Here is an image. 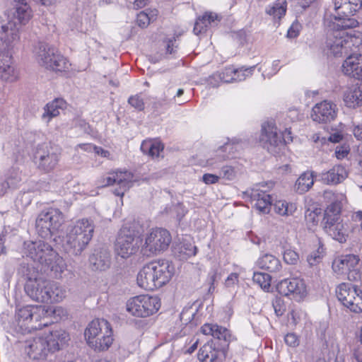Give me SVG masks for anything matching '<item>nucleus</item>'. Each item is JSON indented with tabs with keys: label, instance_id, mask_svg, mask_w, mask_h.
<instances>
[{
	"label": "nucleus",
	"instance_id": "nucleus-1",
	"mask_svg": "<svg viewBox=\"0 0 362 362\" xmlns=\"http://www.w3.org/2000/svg\"><path fill=\"white\" fill-rule=\"evenodd\" d=\"M69 334L64 330H54L42 336L28 339L25 341V352L34 361H42L49 352L62 349L69 341Z\"/></svg>",
	"mask_w": 362,
	"mask_h": 362
},
{
	"label": "nucleus",
	"instance_id": "nucleus-2",
	"mask_svg": "<svg viewBox=\"0 0 362 362\" xmlns=\"http://www.w3.org/2000/svg\"><path fill=\"white\" fill-rule=\"evenodd\" d=\"M324 198L330 204L327 206L322 225L325 232L340 243L346 242L349 236V228L343 222L341 216L342 204L338 196L332 191H325Z\"/></svg>",
	"mask_w": 362,
	"mask_h": 362
},
{
	"label": "nucleus",
	"instance_id": "nucleus-3",
	"mask_svg": "<svg viewBox=\"0 0 362 362\" xmlns=\"http://www.w3.org/2000/svg\"><path fill=\"white\" fill-rule=\"evenodd\" d=\"M174 267L165 259H159L144 265L137 274L139 287L153 291L160 288L171 279Z\"/></svg>",
	"mask_w": 362,
	"mask_h": 362
},
{
	"label": "nucleus",
	"instance_id": "nucleus-4",
	"mask_svg": "<svg viewBox=\"0 0 362 362\" xmlns=\"http://www.w3.org/2000/svg\"><path fill=\"white\" fill-rule=\"evenodd\" d=\"M353 28L326 30V45L335 57L346 55L354 48L362 45V33Z\"/></svg>",
	"mask_w": 362,
	"mask_h": 362
},
{
	"label": "nucleus",
	"instance_id": "nucleus-5",
	"mask_svg": "<svg viewBox=\"0 0 362 362\" xmlns=\"http://www.w3.org/2000/svg\"><path fill=\"white\" fill-rule=\"evenodd\" d=\"M94 229L92 220L82 218L77 221L68 230L65 237L64 247L66 252L71 255H80L91 240Z\"/></svg>",
	"mask_w": 362,
	"mask_h": 362
},
{
	"label": "nucleus",
	"instance_id": "nucleus-6",
	"mask_svg": "<svg viewBox=\"0 0 362 362\" xmlns=\"http://www.w3.org/2000/svg\"><path fill=\"white\" fill-rule=\"evenodd\" d=\"M333 4L337 14L325 18L326 30L355 28L358 26L359 23L354 16L361 8L360 0H333Z\"/></svg>",
	"mask_w": 362,
	"mask_h": 362
},
{
	"label": "nucleus",
	"instance_id": "nucleus-7",
	"mask_svg": "<svg viewBox=\"0 0 362 362\" xmlns=\"http://www.w3.org/2000/svg\"><path fill=\"white\" fill-rule=\"evenodd\" d=\"M33 54L41 66L51 71H64L70 65L68 59L54 47L45 42H38L34 46Z\"/></svg>",
	"mask_w": 362,
	"mask_h": 362
},
{
	"label": "nucleus",
	"instance_id": "nucleus-8",
	"mask_svg": "<svg viewBox=\"0 0 362 362\" xmlns=\"http://www.w3.org/2000/svg\"><path fill=\"white\" fill-rule=\"evenodd\" d=\"M291 131L286 129L282 133L278 132V129L274 121L270 120L262 124L259 143L269 153H277L284 144L293 141Z\"/></svg>",
	"mask_w": 362,
	"mask_h": 362
},
{
	"label": "nucleus",
	"instance_id": "nucleus-9",
	"mask_svg": "<svg viewBox=\"0 0 362 362\" xmlns=\"http://www.w3.org/2000/svg\"><path fill=\"white\" fill-rule=\"evenodd\" d=\"M64 221L62 212L55 208L44 210L38 215L35 227L39 236L45 240L56 241V233Z\"/></svg>",
	"mask_w": 362,
	"mask_h": 362
},
{
	"label": "nucleus",
	"instance_id": "nucleus-10",
	"mask_svg": "<svg viewBox=\"0 0 362 362\" xmlns=\"http://www.w3.org/2000/svg\"><path fill=\"white\" fill-rule=\"evenodd\" d=\"M47 311L42 306L26 305L18 310L16 319L18 326L25 332L40 329L47 325L45 317Z\"/></svg>",
	"mask_w": 362,
	"mask_h": 362
},
{
	"label": "nucleus",
	"instance_id": "nucleus-11",
	"mask_svg": "<svg viewBox=\"0 0 362 362\" xmlns=\"http://www.w3.org/2000/svg\"><path fill=\"white\" fill-rule=\"evenodd\" d=\"M22 252L24 256L41 265L50 264L56 257V252L52 246L42 240L25 241Z\"/></svg>",
	"mask_w": 362,
	"mask_h": 362
},
{
	"label": "nucleus",
	"instance_id": "nucleus-12",
	"mask_svg": "<svg viewBox=\"0 0 362 362\" xmlns=\"http://www.w3.org/2000/svg\"><path fill=\"white\" fill-rule=\"evenodd\" d=\"M127 310L138 317H146L156 313L160 307L157 296L140 295L129 299L127 303Z\"/></svg>",
	"mask_w": 362,
	"mask_h": 362
},
{
	"label": "nucleus",
	"instance_id": "nucleus-13",
	"mask_svg": "<svg viewBox=\"0 0 362 362\" xmlns=\"http://www.w3.org/2000/svg\"><path fill=\"white\" fill-rule=\"evenodd\" d=\"M172 238L170 232L164 228H156L148 233L141 247L144 255L151 256L166 250Z\"/></svg>",
	"mask_w": 362,
	"mask_h": 362
},
{
	"label": "nucleus",
	"instance_id": "nucleus-14",
	"mask_svg": "<svg viewBox=\"0 0 362 362\" xmlns=\"http://www.w3.org/2000/svg\"><path fill=\"white\" fill-rule=\"evenodd\" d=\"M338 300L351 312H362V291L349 283H342L336 289Z\"/></svg>",
	"mask_w": 362,
	"mask_h": 362
},
{
	"label": "nucleus",
	"instance_id": "nucleus-15",
	"mask_svg": "<svg viewBox=\"0 0 362 362\" xmlns=\"http://www.w3.org/2000/svg\"><path fill=\"white\" fill-rule=\"evenodd\" d=\"M140 243L139 237L134 231L126 228H122L116 240V253L122 258L127 259L138 251Z\"/></svg>",
	"mask_w": 362,
	"mask_h": 362
},
{
	"label": "nucleus",
	"instance_id": "nucleus-16",
	"mask_svg": "<svg viewBox=\"0 0 362 362\" xmlns=\"http://www.w3.org/2000/svg\"><path fill=\"white\" fill-rule=\"evenodd\" d=\"M117 185L113 193L118 197H123L133 185V174L128 171H116L109 173V175L104 179L103 187Z\"/></svg>",
	"mask_w": 362,
	"mask_h": 362
},
{
	"label": "nucleus",
	"instance_id": "nucleus-17",
	"mask_svg": "<svg viewBox=\"0 0 362 362\" xmlns=\"http://www.w3.org/2000/svg\"><path fill=\"white\" fill-rule=\"evenodd\" d=\"M255 66L250 67L242 66L239 69H235L233 66L226 67L221 72H217L211 76L210 78L209 83L213 86H216V84H214L212 80L219 79L223 83H232L234 81H241L246 78V77L251 76L254 71Z\"/></svg>",
	"mask_w": 362,
	"mask_h": 362
},
{
	"label": "nucleus",
	"instance_id": "nucleus-18",
	"mask_svg": "<svg viewBox=\"0 0 362 362\" xmlns=\"http://www.w3.org/2000/svg\"><path fill=\"white\" fill-rule=\"evenodd\" d=\"M279 293L285 296H291L296 300L303 299L307 295L306 286L299 278L286 279L277 285Z\"/></svg>",
	"mask_w": 362,
	"mask_h": 362
},
{
	"label": "nucleus",
	"instance_id": "nucleus-19",
	"mask_svg": "<svg viewBox=\"0 0 362 362\" xmlns=\"http://www.w3.org/2000/svg\"><path fill=\"white\" fill-rule=\"evenodd\" d=\"M59 158V154L47 146H40L34 156V160L38 168L45 172H49L56 167Z\"/></svg>",
	"mask_w": 362,
	"mask_h": 362
},
{
	"label": "nucleus",
	"instance_id": "nucleus-20",
	"mask_svg": "<svg viewBox=\"0 0 362 362\" xmlns=\"http://www.w3.org/2000/svg\"><path fill=\"white\" fill-rule=\"evenodd\" d=\"M337 115V105L331 102L324 100L317 103L313 107L311 117L315 122L326 124L334 121Z\"/></svg>",
	"mask_w": 362,
	"mask_h": 362
},
{
	"label": "nucleus",
	"instance_id": "nucleus-21",
	"mask_svg": "<svg viewBox=\"0 0 362 362\" xmlns=\"http://www.w3.org/2000/svg\"><path fill=\"white\" fill-rule=\"evenodd\" d=\"M226 346L216 345L213 340L206 343L199 351L198 358L200 361L223 362L226 357Z\"/></svg>",
	"mask_w": 362,
	"mask_h": 362
},
{
	"label": "nucleus",
	"instance_id": "nucleus-22",
	"mask_svg": "<svg viewBox=\"0 0 362 362\" xmlns=\"http://www.w3.org/2000/svg\"><path fill=\"white\" fill-rule=\"evenodd\" d=\"M49 281L39 277L34 281L25 282L24 291L32 300L45 303L47 299V290Z\"/></svg>",
	"mask_w": 362,
	"mask_h": 362
},
{
	"label": "nucleus",
	"instance_id": "nucleus-23",
	"mask_svg": "<svg viewBox=\"0 0 362 362\" xmlns=\"http://www.w3.org/2000/svg\"><path fill=\"white\" fill-rule=\"evenodd\" d=\"M240 147V140L237 139L228 140L215 151L214 157L209 158L207 163L210 165H216L218 163L233 158L235 152L238 151Z\"/></svg>",
	"mask_w": 362,
	"mask_h": 362
},
{
	"label": "nucleus",
	"instance_id": "nucleus-24",
	"mask_svg": "<svg viewBox=\"0 0 362 362\" xmlns=\"http://www.w3.org/2000/svg\"><path fill=\"white\" fill-rule=\"evenodd\" d=\"M201 332L205 335H211L221 341L220 346H226L228 349L230 342L233 339L230 331L217 324L205 323L201 327Z\"/></svg>",
	"mask_w": 362,
	"mask_h": 362
},
{
	"label": "nucleus",
	"instance_id": "nucleus-25",
	"mask_svg": "<svg viewBox=\"0 0 362 362\" xmlns=\"http://www.w3.org/2000/svg\"><path fill=\"white\" fill-rule=\"evenodd\" d=\"M0 40L4 49L10 51L19 40L18 28L16 22L8 21L2 25L0 30Z\"/></svg>",
	"mask_w": 362,
	"mask_h": 362
},
{
	"label": "nucleus",
	"instance_id": "nucleus-26",
	"mask_svg": "<svg viewBox=\"0 0 362 362\" xmlns=\"http://www.w3.org/2000/svg\"><path fill=\"white\" fill-rule=\"evenodd\" d=\"M16 78L11 53L10 51H0V78L13 82Z\"/></svg>",
	"mask_w": 362,
	"mask_h": 362
},
{
	"label": "nucleus",
	"instance_id": "nucleus-27",
	"mask_svg": "<svg viewBox=\"0 0 362 362\" xmlns=\"http://www.w3.org/2000/svg\"><path fill=\"white\" fill-rule=\"evenodd\" d=\"M342 71L345 75L362 80V54L349 55L342 64Z\"/></svg>",
	"mask_w": 362,
	"mask_h": 362
},
{
	"label": "nucleus",
	"instance_id": "nucleus-28",
	"mask_svg": "<svg viewBox=\"0 0 362 362\" xmlns=\"http://www.w3.org/2000/svg\"><path fill=\"white\" fill-rule=\"evenodd\" d=\"M250 199L252 207L262 214H268L272 206V197L266 192L252 189Z\"/></svg>",
	"mask_w": 362,
	"mask_h": 362
},
{
	"label": "nucleus",
	"instance_id": "nucleus-29",
	"mask_svg": "<svg viewBox=\"0 0 362 362\" xmlns=\"http://www.w3.org/2000/svg\"><path fill=\"white\" fill-rule=\"evenodd\" d=\"M348 176L344 166L336 165L330 170L320 174L321 180L327 185H337L344 181Z\"/></svg>",
	"mask_w": 362,
	"mask_h": 362
},
{
	"label": "nucleus",
	"instance_id": "nucleus-30",
	"mask_svg": "<svg viewBox=\"0 0 362 362\" xmlns=\"http://www.w3.org/2000/svg\"><path fill=\"white\" fill-rule=\"evenodd\" d=\"M110 254L106 249L95 250L89 257L93 270L105 271L110 266Z\"/></svg>",
	"mask_w": 362,
	"mask_h": 362
},
{
	"label": "nucleus",
	"instance_id": "nucleus-31",
	"mask_svg": "<svg viewBox=\"0 0 362 362\" xmlns=\"http://www.w3.org/2000/svg\"><path fill=\"white\" fill-rule=\"evenodd\" d=\"M344 101L346 105L356 108L362 105V83H356L349 86L344 93Z\"/></svg>",
	"mask_w": 362,
	"mask_h": 362
},
{
	"label": "nucleus",
	"instance_id": "nucleus-32",
	"mask_svg": "<svg viewBox=\"0 0 362 362\" xmlns=\"http://www.w3.org/2000/svg\"><path fill=\"white\" fill-rule=\"evenodd\" d=\"M359 257L354 255L342 256L340 259H336L332 264V268L337 274H344L353 268L358 267Z\"/></svg>",
	"mask_w": 362,
	"mask_h": 362
},
{
	"label": "nucleus",
	"instance_id": "nucleus-33",
	"mask_svg": "<svg viewBox=\"0 0 362 362\" xmlns=\"http://www.w3.org/2000/svg\"><path fill=\"white\" fill-rule=\"evenodd\" d=\"M100 334L98 339H94L90 341V347L96 351H105L109 349L113 341L112 329L110 323L106 325V329Z\"/></svg>",
	"mask_w": 362,
	"mask_h": 362
},
{
	"label": "nucleus",
	"instance_id": "nucleus-34",
	"mask_svg": "<svg viewBox=\"0 0 362 362\" xmlns=\"http://www.w3.org/2000/svg\"><path fill=\"white\" fill-rule=\"evenodd\" d=\"M109 322L105 319H95L91 321L85 329L84 335L87 344L90 347V341L94 339H98V336L106 329Z\"/></svg>",
	"mask_w": 362,
	"mask_h": 362
},
{
	"label": "nucleus",
	"instance_id": "nucleus-35",
	"mask_svg": "<svg viewBox=\"0 0 362 362\" xmlns=\"http://www.w3.org/2000/svg\"><path fill=\"white\" fill-rule=\"evenodd\" d=\"M257 265L271 273H278L282 268L280 260L271 254H264L260 257L257 261Z\"/></svg>",
	"mask_w": 362,
	"mask_h": 362
},
{
	"label": "nucleus",
	"instance_id": "nucleus-36",
	"mask_svg": "<svg viewBox=\"0 0 362 362\" xmlns=\"http://www.w3.org/2000/svg\"><path fill=\"white\" fill-rule=\"evenodd\" d=\"M16 2L13 16L19 24L25 25L32 17V10L25 0H14Z\"/></svg>",
	"mask_w": 362,
	"mask_h": 362
},
{
	"label": "nucleus",
	"instance_id": "nucleus-37",
	"mask_svg": "<svg viewBox=\"0 0 362 362\" xmlns=\"http://www.w3.org/2000/svg\"><path fill=\"white\" fill-rule=\"evenodd\" d=\"M66 107V101L62 98H56L52 102L47 103L44 107V112L42 118L47 122L50 119L59 115L60 110H64Z\"/></svg>",
	"mask_w": 362,
	"mask_h": 362
},
{
	"label": "nucleus",
	"instance_id": "nucleus-38",
	"mask_svg": "<svg viewBox=\"0 0 362 362\" xmlns=\"http://www.w3.org/2000/svg\"><path fill=\"white\" fill-rule=\"evenodd\" d=\"M47 299L45 301L47 303H57L62 300L66 294V291L64 286L57 282L49 281L47 288Z\"/></svg>",
	"mask_w": 362,
	"mask_h": 362
},
{
	"label": "nucleus",
	"instance_id": "nucleus-39",
	"mask_svg": "<svg viewBox=\"0 0 362 362\" xmlns=\"http://www.w3.org/2000/svg\"><path fill=\"white\" fill-rule=\"evenodd\" d=\"M314 184L313 172L307 171L300 175L296 182L295 187L300 194L308 192Z\"/></svg>",
	"mask_w": 362,
	"mask_h": 362
},
{
	"label": "nucleus",
	"instance_id": "nucleus-40",
	"mask_svg": "<svg viewBox=\"0 0 362 362\" xmlns=\"http://www.w3.org/2000/svg\"><path fill=\"white\" fill-rule=\"evenodd\" d=\"M17 273L25 282L39 278L38 270L33 265L24 262L20 264Z\"/></svg>",
	"mask_w": 362,
	"mask_h": 362
},
{
	"label": "nucleus",
	"instance_id": "nucleus-41",
	"mask_svg": "<svg viewBox=\"0 0 362 362\" xmlns=\"http://www.w3.org/2000/svg\"><path fill=\"white\" fill-rule=\"evenodd\" d=\"M163 148V144L158 141H144L141 145V151L151 157L159 156Z\"/></svg>",
	"mask_w": 362,
	"mask_h": 362
},
{
	"label": "nucleus",
	"instance_id": "nucleus-42",
	"mask_svg": "<svg viewBox=\"0 0 362 362\" xmlns=\"http://www.w3.org/2000/svg\"><path fill=\"white\" fill-rule=\"evenodd\" d=\"M286 0H276L272 5H269L266 8L265 12L274 18L281 19L286 14Z\"/></svg>",
	"mask_w": 362,
	"mask_h": 362
},
{
	"label": "nucleus",
	"instance_id": "nucleus-43",
	"mask_svg": "<svg viewBox=\"0 0 362 362\" xmlns=\"http://www.w3.org/2000/svg\"><path fill=\"white\" fill-rule=\"evenodd\" d=\"M158 11L156 8L146 9L137 14L136 23L141 28H146L151 22H153L158 16Z\"/></svg>",
	"mask_w": 362,
	"mask_h": 362
},
{
	"label": "nucleus",
	"instance_id": "nucleus-44",
	"mask_svg": "<svg viewBox=\"0 0 362 362\" xmlns=\"http://www.w3.org/2000/svg\"><path fill=\"white\" fill-rule=\"evenodd\" d=\"M274 206L276 214L286 216L293 215L297 209L295 204L288 203L285 200L276 201Z\"/></svg>",
	"mask_w": 362,
	"mask_h": 362
},
{
	"label": "nucleus",
	"instance_id": "nucleus-45",
	"mask_svg": "<svg viewBox=\"0 0 362 362\" xmlns=\"http://www.w3.org/2000/svg\"><path fill=\"white\" fill-rule=\"evenodd\" d=\"M179 256L181 259H187L190 257L194 256L197 254V247L194 246L191 242L186 240L180 243L177 247Z\"/></svg>",
	"mask_w": 362,
	"mask_h": 362
},
{
	"label": "nucleus",
	"instance_id": "nucleus-46",
	"mask_svg": "<svg viewBox=\"0 0 362 362\" xmlns=\"http://www.w3.org/2000/svg\"><path fill=\"white\" fill-rule=\"evenodd\" d=\"M54 273L55 277L60 276L66 269V264L64 259L56 252V257L50 264H44Z\"/></svg>",
	"mask_w": 362,
	"mask_h": 362
},
{
	"label": "nucleus",
	"instance_id": "nucleus-47",
	"mask_svg": "<svg viewBox=\"0 0 362 362\" xmlns=\"http://www.w3.org/2000/svg\"><path fill=\"white\" fill-rule=\"evenodd\" d=\"M253 282L259 286L264 291H268L271 286V276L263 272H255L252 277Z\"/></svg>",
	"mask_w": 362,
	"mask_h": 362
},
{
	"label": "nucleus",
	"instance_id": "nucleus-48",
	"mask_svg": "<svg viewBox=\"0 0 362 362\" xmlns=\"http://www.w3.org/2000/svg\"><path fill=\"white\" fill-rule=\"evenodd\" d=\"M209 27H211L209 21H208L206 17L203 15L197 19L193 31L195 35H199L206 32Z\"/></svg>",
	"mask_w": 362,
	"mask_h": 362
},
{
	"label": "nucleus",
	"instance_id": "nucleus-49",
	"mask_svg": "<svg viewBox=\"0 0 362 362\" xmlns=\"http://www.w3.org/2000/svg\"><path fill=\"white\" fill-rule=\"evenodd\" d=\"M283 259L286 264L295 265L298 262L299 255L297 252L288 248L284 250L283 252Z\"/></svg>",
	"mask_w": 362,
	"mask_h": 362
},
{
	"label": "nucleus",
	"instance_id": "nucleus-50",
	"mask_svg": "<svg viewBox=\"0 0 362 362\" xmlns=\"http://www.w3.org/2000/svg\"><path fill=\"white\" fill-rule=\"evenodd\" d=\"M320 214V209H315L314 210H311L308 209L305 211V218L308 223H310L312 225H316L319 222V216Z\"/></svg>",
	"mask_w": 362,
	"mask_h": 362
},
{
	"label": "nucleus",
	"instance_id": "nucleus-51",
	"mask_svg": "<svg viewBox=\"0 0 362 362\" xmlns=\"http://www.w3.org/2000/svg\"><path fill=\"white\" fill-rule=\"evenodd\" d=\"M324 255V249L322 246H320L316 251L310 253L308 257L307 261L310 266L315 265L319 263Z\"/></svg>",
	"mask_w": 362,
	"mask_h": 362
},
{
	"label": "nucleus",
	"instance_id": "nucleus-52",
	"mask_svg": "<svg viewBox=\"0 0 362 362\" xmlns=\"http://www.w3.org/2000/svg\"><path fill=\"white\" fill-rule=\"evenodd\" d=\"M128 103L139 111L144 110V100L139 94L130 96L128 99Z\"/></svg>",
	"mask_w": 362,
	"mask_h": 362
},
{
	"label": "nucleus",
	"instance_id": "nucleus-53",
	"mask_svg": "<svg viewBox=\"0 0 362 362\" xmlns=\"http://www.w3.org/2000/svg\"><path fill=\"white\" fill-rule=\"evenodd\" d=\"M272 306L274 308L275 314L278 317L282 316L286 310L284 300H282L281 298H276L274 300H273Z\"/></svg>",
	"mask_w": 362,
	"mask_h": 362
},
{
	"label": "nucleus",
	"instance_id": "nucleus-54",
	"mask_svg": "<svg viewBox=\"0 0 362 362\" xmlns=\"http://www.w3.org/2000/svg\"><path fill=\"white\" fill-rule=\"evenodd\" d=\"M236 170L231 166H223L221 168L220 176L228 180H232L236 177Z\"/></svg>",
	"mask_w": 362,
	"mask_h": 362
},
{
	"label": "nucleus",
	"instance_id": "nucleus-55",
	"mask_svg": "<svg viewBox=\"0 0 362 362\" xmlns=\"http://www.w3.org/2000/svg\"><path fill=\"white\" fill-rule=\"evenodd\" d=\"M285 343L291 347H296L299 344V339L294 333H288L284 337Z\"/></svg>",
	"mask_w": 362,
	"mask_h": 362
},
{
	"label": "nucleus",
	"instance_id": "nucleus-56",
	"mask_svg": "<svg viewBox=\"0 0 362 362\" xmlns=\"http://www.w3.org/2000/svg\"><path fill=\"white\" fill-rule=\"evenodd\" d=\"M74 126L76 128H78L81 132L86 134L90 133V127L84 119H76L74 121Z\"/></svg>",
	"mask_w": 362,
	"mask_h": 362
},
{
	"label": "nucleus",
	"instance_id": "nucleus-57",
	"mask_svg": "<svg viewBox=\"0 0 362 362\" xmlns=\"http://www.w3.org/2000/svg\"><path fill=\"white\" fill-rule=\"evenodd\" d=\"M341 275H346L347 279L350 281H356L360 279L361 274L359 272V267L353 268L351 270L349 271L347 273L341 274Z\"/></svg>",
	"mask_w": 362,
	"mask_h": 362
},
{
	"label": "nucleus",
	"instance_id": "nucleus-58",
	"mask_svg": "<svg viewBox=\"0 0 362 362\" xmlns=\"http://www.w3.org/2000/svg\"><path fill=\"white\" fill-rule=\"evenodd\" d=\"M204 15L205 17H206L207 21H209L211 26L217 25L218 22H219L221 21V17H219L215 13L206 12Z\"/></svg>",
	"mask_w": 362,
	"mask_h": 362
},
{
	"label": "nucleus",
	"instance_id": "nucleus-59",
	"mask_svg": "<svg viewBox=\"0 0 362 362\" xmlns=\"http://www.w3.org/2000/svg\"><path fill=\"white\" fill-rule=\"evenodd\" d=\"M349 152V149L348 146H339L336 148L335 155L338 159H342L348 155Z\"/></svg>",
	"mask_w": 362,
	"mask_h": 362
},
{
	"label": "nucleus",
	"instance_id": "nucleus-60",
	"mask_svg": "<svg viewBox=\"0 0 362 362\" xmlns=\"http://www.w3.org/2000/svg\"><path fill=\"white\" fill-rule=\"evenodd\" d=\"M219 176L214 174L206 173L202 176V180L207 185L215 184L219 180Z\"/></svg>",
	"mask_w": 362,
	"mask_h": 362
},
{
	"label": "nucleus",
	"instance_id": "nucleus-61",
	"mask_svg": "<svg viewBox=\"0 0 362 362\" xmlns=\"http://www.w3.org/2000/svg\"><path fill=\"white\" fill-rule=\"evenodd\" d=\"M238 274L237 273H231L226 279L225 284L226 286H231L238 281Z\"/></svg>",
	"mask_w": 362,
	"mask_h": 362
},
{
	"label": "nucleus",
	"instance_id": "nucleus-62",
	"mask_svg": "<svg viewBox=\"0 0 362 362\" xmlns=\"http://www.w3.org/2000/svg\"><path fill=\"white\" fill-rule=\"evenodd\" d=\"M354 136L358 140L362 141V125H354L352 129Z\"/></svg>",
	"mask_w": 362,
	"mask_h": 362
},
{
	"label": "nucleus",
	"instance_id": "nucleus-63",
	"mask_svg": "<svg viewBox=\"0 0 362 362\" xmlns=\"http://www.w3.org/2000/svg\"><path fill=\"white\" fill-rule=\"evenodd\" d=\"M168 103H169L168 100H167L166 98H164V99H162L160 100H158V101L155 102L153 103V107L156 110H158L160 108L163 107L164 106L168 105Z\"/></svg>",
	"mask_w": 362,
	"mask_h": 362
},
{
	"label": "nucleus",
	"instance_id": "nucleus-64",
	"mask_svg": "<svg viewBox=\"0 0 362 362\" xmlns=\"http://www.w3.org/2000/svg\"><path fill=\"white\" fill-rule=\"evenodd\" d=\"M148 3V0H135L134 2V8L139 9L144 8Z\"/></svg>",
	"mask_w": 362,
	"mask_h": 362
}]
</instances>
